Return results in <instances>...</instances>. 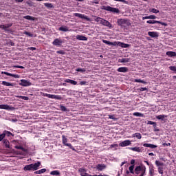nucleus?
Returning a JSON list of instances; mask_svg holds the SVG:
<instances>
[{"label": "nucleus", "mask_w": 176, "mask_h": 176, "mask_svg": "<svg viewBox=\"0 0 176 176\" xmlns=\"http://www.w3.org/2000/svg\"><path fill=\"white\" fill-rule=\"evenodd\" d=\"M116 1L117 2H122L123 3H127V1L126 0H114Z\"/></svg>", "instance_id": "obj_58"}, {"label": "nucleus", "mask_w": 176, "mask_h": 176, "mask_svg": "<svg viewBox=\"0 0 176 176\" xmlns=\"http://www.w3.org/2000/svg\"><path fill=\"white\" fill-rule=\"evenodd\" d=\"M131 150L133 152H141V148H140V147H132L131 148Z\"/></svg>", "instance_id": "obj_41"}, {"label": "nucleus", "mask_w": 176, "mask_h": 176, "mask_svg": "<svg viewBox=\"0 0 176 176\" xmlns=\"http://www.w3.org/2000/svg\"><path fill=\"white\" fill-rule=\"evenodd\" d=\"M155 163L157 167H163V166H164V164L163 162L158 160H156Z\"/></svg>", "instance_id": "obj_34"}, {"label": "nucleus", "mask_w": 176, "mask_h": 176, "mask_svg": "<svg viewBox=\"0 0 176 176\" xmlns=\"http://www.w3.org/2000/svg\"><path fill=\"white\" fill-rule=\"evenodd\" d=\"M105 168H107L105 164H98L96 165V170H98V171H102L105 170Z\"/></svg>", "instance_id": "obj_10"}, {"label": "nucleus", "mask_w": 176, "mask_h": 176, "mask_svg": "<svg viewBox=\"0 0 176 176\" xmlns=\"http://www.w3.org/2000/svg\"><path fill=\"white\" fill-rule=\"evenodd\" d=\"M19 85L20 86H23L24 87H27L28 86H31L32 83L27 80L22 79L21 80V82L19 83Z\"/></svg>", "instance_id": "obj_8"}, {"label": "nucleus", "mask_w": 176, "mask_h": 176, "mask_svg": "<svg viewBox=\"0 0 176 176\" xmlns=\"http://www.w3.org/2000/svg\"><path fill=\"white\" fill-rule=\"evenodd\" d=\"M0 109H6L7 111L10 110V106L8 104H0Z\"/></svg>", "instance_id": "obj_26"}, {"label": "nucleus", "mask_w": 176, "mask_h": 176, "mask_svg": "<svg viewBox=\"0 0 176 176\" xmlns=\"http://www.w3.org/2000/svg\"><path fill=\"white\" fill-rule=\"evenodd\" d=\"M129 171L131 174H134V165H132L129 167Z\"/></svg>", "instance_id": "obj_51"}, {"label": "nucleus", "mask_w": 176, "mask_h": 176, "mask_svg": "<svg viewBox=\"0 0 176 176\" xmlns=\"http://www.w3.org/2000/svg\"><path fill=\"white\" fill-rule=\"evenodd\" d=\"M134 82H136L137 83H143V85H147L148 82L144 80L141 79H135Z\"/></svg>", "instance_id": "obj_32"}, {"label": "nucleus", "mask_w": 176, "mask_h": 176, "mask_svg": "<svg viewBox=\"0 0 176 176\" xmlns=\"http://www.w3.org/2000/svg\"><path fill=\"white\" fill-rule=\"evenodd\" d=\"M112 13H120V10L118 8H112L111 7V11Z\"/></svg>", "instance_id": "obj_45"}, {"label": "nucleus", "mask_w": 176, "mask_h": 176, "mask_svg": "<svg viewBox=\"0 0 176 176\" xmlns=\"http://www.w3.org/2000/svg\"><path fill=\"white\" fill-rule=\"evenodd\" d=\"M102 25H104V27H108V28H112V24L109 23V21L105 20L103 19V21H102Z\"/></svg>", "instance_id": "obj_13"}, {"label": "nucleus", "mask_w": 176, "mask_h": 176, "mask_svg": "<svg viewBox=\"0 0 176 176\" xmlns=\"http://www.w3.org/2000/svg\"><path fill=\"white\" fill-rule=\"evenodd\" d=\"M139 90L140 91H146V90H148V88H146V87H141V88L139 89Z\"/></svg>", "instance_id": "obj_54"}, {"label": "nucleus", "mask_w": 176, "mask_h": 176, "mask_svg": "<svg viewBox=\"0 0 176 176\" xmlns=\"http://www.w3.org/2000/svg\"><path fill=\"white\" fill-rule=\"evenodd\" d=\"M45 97H48V98H52L53 100H61V96L60 95H52L49 94H45Z\"/></svg>", "instance_id": "obj_7"}, {"label": "nucleus", "mask_w": 176, "mask_h": 176, "mask_svg": "<svg viewBox=\"0 0 176 176\" xmlns=\"http://www.w3.org/2000/svg\"><path fill=\"white\" fill-rule=\"evenodd\" d=\"M50 175H60V171H58V170L51 171Z\"/></svg>", "instance_id": "obj_40"}, {"label": "nucleus", "mask_w": 176, "mask_h": 176, "mask_svg": "<svg viewBox=\"0 0 176 176\" xmlns=\"http://www.w3.org/2000/svg\"><path fill=\"white\" fill-rule=\"evenodd\" d=\"M62 142L65 146H68L72 151H75V148L72 146V144H71V143H67L68 142V139H67L64 135H62Z\"/></svg>", "instance_id": "obj_3"}, {"label": "nucleus", "mask_w": 176, "mask_h": 176, "mask_svg": "<svg viewBox=\"0 0 176 176\" xmlns=\"http://www.w3.org/2000/svg\"><path fill=\"white\" fill-rule=\"evenodd\" d=\"M76 71L77 72H82V74H85V72H86V70L85 69H82V68H78L76 69Z\"/></svg>", "instance_id": "obj_46"}, {"label": "nucleus", "mask_w": 176, "mask_h": 176, "mask_svg": "<svg viewBox=\"0 0 176 176\" xmlns=\"http://www.w3.org/2000/svg\"><path fill=\"white\" fill-rule=\"evenodd\" d=\"M134 137H136L138 140H141L142 138V135L140 133H135L134 134Z\"/></svg>", "instance_id": "obj_43"}, {"label": "nucleus", "mask_w": 176, "mask_h": 176, "mask_svg": "<svg viewBox=\"0 0 176 176\" xmlns=\"http://www.w3.org/2000/svg\"><path fill=\"white\" fill-rule=\"evenodd\" d=\"M12 25H13V23H7L6 25H3V30H4L5 31L7 30L8 28H10V27H12Z\"/></svg>", "instance_id": "obj_35"}, {"label": "nucleus", "mask_w": 176, "mask_h": 176, "mask_svg": "<svg viewBox=\"0 0 176 176\" xmlns=\"http://www.w3.org/2000/svg\"><path fill=\"white\" fill-rule=\"evenodd\" d=\"M164 118H167V116L159 115L156 116V119H157L158 120H164Z\"/></svg>", "instance_id": "obj_36"}, {"label": "nucleus", "mask_w": 176, "mask_h": 176, "mask_svg": "<svg viewBox=\"0 0 176 176\" xmlns=\"http://www.w3.org/2000/svg\"><path fill=\"white\" fill-rule=\"evenodd\" d=\"M133 116L141 117V116H144V114L138 112H135L133 113Z\"/></svg>", "instance_id": "obj_49"}, {"label": "nucleus", "mask_w": 176, "mask_h": 176, "mask_svg": "<svg viewBox=\"0 0 176 176\" xmlns=\"http://www.w3.org/2000/svg\"><path fill=\"white\" fill-rule=\"evenodd\" d=\"M147 124H151L153 126V124H155V122L153 121H147Z\"/></svg>", "instance_id": "obj_62"}, {"label": "nucleus", "mask_w": 176, "mask_h": 176, "mask_svg": "<svg viewBox=\"0 0 176 176\" xmlns=\"http://www.w3.org/2000/svg\"><path fill=\"white\" fill-rule=\"evenodd\" d=\"M1 74L2 75H7V76H12V78H20V76H19V74H13L6 72H2Z\"/></svg>", "instance_id": "obj_12"}, {"label": "nucleus", "mask_w": 176, "mask_h": 176, "mask_svg": "<svg viewBox=\"0 0 176 176\" xmlns=\"http://www.w3.org/2000/svg\"><path fill=\"white\" fill-rule=\"evenodd\" d=\"M86 171V170L85 168H80L79 169V173H80V175L81 176H109L107 175H89L88 173H85V172Z\"/></svg>", "instance_id": "obj_5"}, {"label": "nucleus", "mask_w": 176, "mask_h": 176, "mask_svg": "<svg viewBox=\"0 0 176 176\" xmlns=\"http://www.w3.org/2000/svg\"><path fill=\"white\" fill-rule=\"evenodd\" d=\"M44 6L50 9L53 8V4H52V3H44Z\"/></svg>", "instance_id": "obj_42"}, {"label": "nucleus", "mask_w": 176, "mask_h": 176, "mask_svg": "<svg viewBox=\"0 0 176 176\" xmlns=\"http://www.w3.org/2000/svg\"><path fill=\"white\" fill-rule=\"evenodd\" d=\"M54 46H61L63 45V40L61 38H55L52 42Z\"/></svg>", "instance_id": "obj_9"}, {"label": "nucleus", "mask_w": 176, "mask_h": 176, "mask_svg": "<svg viewBox=\"0 0 176 176\" xmlns=\"http://www.w3.org/2000/svg\"><path fill=\"white\" fill-rule=\"evenodd\" d=\"M3 138H5V135L3 134H1L0 135V142L1 141L3 140Z\"/></svg>", "instance_id": "obj_59"}, {"label": "nucleus", "mask_w": 176, "mask_h": 176, "mask_svg": "<svg viewBox=\"0 0 176 176\" xmlns=\"http://www.w3.org/2000/svg\"><path fill=\"white\" fill-rule=\"evenodd\" d=\"M147 24H161V25H164V27H167V23L164 22H162L160 21H155V20H148L146 21Z\"/></svg>", "instance_id": "obj_4"}, {"label": "nucleus", "mask_w": 176, "mask_h": 176, "mask_svg": "<svg viewBox=\"0 0 176 176\" xmlns=\"http://www.w3.org/2000/svg\"><path fill=\"white\" fill-rule=\"evenodd\" d=\"M94 21H96V23H98V24H102L104 19H102L100 16H94Z\"/></svg>", "instance_id": "obj_16"}, {"label": "nucleus", "mask_w": 176, "mask_h": 176, "mask_svg": "<svg viewBox=\"0 0 176 176\" xmlns=\"http://www.w3.org/2000/svg\"><path fill=\"white\" fill-rule=\"evenodd\" d=\"M23 19H25L26 20H30L31 21H34L35 17L31 16L30 15H26L23 16Z\"/></svg>", "instance_id": "obj_33"}, {"label": "nucleus", "mask_w": 176, "mask_h": 176, "mask_svg": "<svg viewBox=\"0 0 176 176\" xmlns=\"http://www.w3.org/2000/svg\"><path fill=\"white\" fill-rule=\"evenodd\" d=\"M32 164V169L34 171H36V170H38V168H39V167L41 166V162H36L34 164Z\"/></svg>", "instance_id": "obj_14"}, {"label": "nucleus", "mask_w": 176, "mask_h": 176, "mask_svg": "<svg viewBox=\"0 0 176 176\" xmlns=\"http://www.w3.org/2000/svg\"><path fill=\"white\" fill-rule=\"evenodd\" d=\"M1 85H3V86H13V83L6 81H3Z\"/></svg>", "instance_id": "obj_38"}, {"label": "nucleus", "mask_w": 176, "mask_h": 176, "mask_svg": "<svg viewBox=\"0 0 176 176\" xmlns=\"http://www.w3.org/2000/svg\"><path fill=\"white\" fill-rule=\"evenodd\" d=\"M158 173H159L160 174L163 175V167H161V166H159V167H158Z\"/></svg>", "instance_id": "obj_52"}, {"label": "nucleus", "mask_w": 176, "mask_h": 176, "mask_svg": "<svg viewBox=\"0 0 176 176\" xmlns=\"http://www.w3.org/2000/svg\"><path fill=\"white\" fill-rule=\"evenodd\" d=\"M43 173H46V168H43L34 172V174H43Z\"/></svg>", "instance_id": "obj_37"}, {"label": "nucleus", "mask_w": 176, "mask_h": 176, "mask_svg": "<svg viewBox=\"0 0 176 176\" xmlns=\"http://www.w3.org/2000/svg\"><path fill=\"white\" fill-rule=\"evenodd\" d=\"M120 146L124 147L129 146V145H131V141L129 140H124L119 144Z\"/></svg>", "instance_id": "obj_11"}, {"label": "nucleus", "mask_w": 176, "mask_h": 176, "mask_svg": "<svg viewBox=\"0 0 176 176\" xmlns=\"http://www.w3.org/2000/svg\"><path fill=\"white\" fill-rule=\"evenodd\" d=\"M17 98H21V100H28L29 98L28 96H17Z\"/></svg>", "instance_id": "obj_47"}, {"label": "nucleus", "mask_w": 176, "mask_h": 176, "mask_svg": "<svg viewBox=\"0 0 176 176\" xmlns=\"http://www.w3.org/2000/svg\"><path fill=\"white\" fill-rule=\"evenodd\" d=\"M156 19V16L155 15H150L142 17V20H155Z\"/></svg>", "instance_id": "obj_19"}, {"label": "nucleus", "mask_w": 176, "mask_h": 176, "mask_svg": "<svg viewBox=\"0 0 176 176\" xmlns=\"http://www.w3.org/2000/svg\"><path fill=\"white\" fill-rule=\"evenodd\" d=\"M59 31H63V32H67V31H69L68 29V27L67 26H61L59 28Z\"/></svg>", "instance_id": "obj_28"}, {"label": "nucleus", "mask_w": 176, "mask_h": 176, "mask_svg": "<svg viewBox=\"0 0 176 176\" xmlns=\"http://www.w3.org/2000/svg\"><path fill=\"white\" fill-rule=\"evenodd\" d=\"M56 53L58 54H65V52L63 50L57 51Z\"/></svg>", "instance_id": "obj_57"}, {"label": "nucleus", "mask_w": 176, "mask_h": 176, "mask_svg": "<svg viewBox=\"0 0 176 176\" xmlns=\"http://www.w3.org/2000/svg\"><path fill=\"white\" fill-rule=\"evenodd\" d=\"M130 61V58H123L120 59V63H129Z\"/></svg>", "instance_id": "obj_39"}, {"label": "nucleus", "mask_w": 176, "mask_h": 176, "mask_svg": "<svg viewBox=\"0 0 176 176\" xmlns=\"http://www.w3.org/2000/svg\"><path fill=\"white\" fill-rule=\"evenodd\" d=\"M149 175H155V169H153V165H151V166L149 168Z\"/></svg>", "instance_id": "obj_29"}, {"label": "nucleus", "mask_w": 176, "mask_h": 176, "mask_svg": "<svg viewBox=\"0 0 176 176\" xmlns=\"http://www.w3.org/2000/svg\"><path fill=\"white\" fill-rule=\"evenodd\" d=\"M143 146H145L146 148H157V146L152 144H148V143H144L143 144Z\"/></svg>", "instance_id": "obj_25"}, {"label": "nucleus", "mask_w": 176, "mask_h": 176, "mask_svg": "<svg viewBox=\"0 0 176 176\" xmlns=\"http://www.w3.org/2000/svg\"><path fill=\"white\" fill-rule=\"evenodd\" d=\"M166 56H168V57H175L176 52H174L173 51H168L166 53Z\"/></svg>", "instance_id": "obj_24"}, {"label": "nucleus", "mask_w": 176, "mask_h": 176, "mask_svg": "<svg viewBox=\"0 0 176 176\" xmlns=\"http://www.w3.org/2000/svg\"><path fill=\"white\" fill-rule=\"evenodd\" d=\"M76 39H77L78 41H87V37H86V36H83V35H79V34H78V35L76 36Z\"/></svg>", "instance_id": "obj_20"}, {"label": "nucleus", "mask_w": 176, "mask_h": 176, "mask_svg": "<svg viewBox=\"0 0 176 176\" xmlns=\"http://www.w3.org/2000/svg\"><path fill=\"white\" fill-rule=\"evenodd\" d=\"M3 145H4L5 148L10 149V142L7 139L3 140Z\"/></svg>", "instance_id": "obj_15"}, {"label": "nucleus", "mask_w": 176, "mask_h": 176, "mask_svg": "<svg viewBox=\"0 0 176 176\" xmlns=\"http://www.w3.org/2000/svg\"><path fill=\"white\" fill-rule=\"evenodd\" d=\"M117 24H118V25L121 27V28H127V27H130V25H131L130 21L129 19H118Z\"/></svg>", "instance_id": "obj_2"}, {"label": "nucleus", "mask_w": 176, "mask_h": 176, "mask_svg": "<svg viewBox=\"0 0 176 176\" xmlns=\"http://www.w3.org/2000/svg\"><path fill=\"white\" fill-rule=\"evenodd\" d=\"M28 49H29V50H32V51L36 50V48L34 47H30Z\"/></svg>", "instance_id": "obj_63"}, {"label": "nucleus", "mask_w": 176, "mask_h": 176, "mask_svg": "<svg viewBox=\"0 0 176 176\" xmlns=\"http://www.w3.org/2000/svg\"><path fill=\"white\" fill-rule=\"evenodd\" d=\"M74 16L76 17H78L79 19H84V20H86L87 21H91V19L89 18L87 16L79 13H74Z\"/></svg>", "instance_id": "obj_6"}, {"label": "nucleus", "mask_w": 176, "mask_h": 176, "mask_svg": "<svg viewBox=\"0 0 176 176\" xmlns=\"http://www.w3.org/2000/svg\"><path fill=\"white\" fill-rule=\"evenodd\" d=\"M65 82V83H70L71 85H78V82L71 79H66Z\"/></svg>", "instance_id": "obj_23"}, {"label": "nucleus", "mask_w": 176, "mask_h": 176, "mask_svg": "<svg viewBox=\"0 0 176 176\" xmlns=\"http://www.w3.org/2000/svg\"><path fill=\"white\" fill-rule=\"evenodd\" d=\"M118 144H111L110 146V148H118Z\"/></svg>", "instance_id": "obj_60"}, {"label": "nucleus", "mask_w": 176, "mask_h": 176, "mask_svg": "<svg viewBox=\"0 0 176 176\" xmlns=\"http://www.w3.org/2000/svg\"><path fill=\"white\" fill-rule=\"evenodd\" d=\"M140 171H142V173H144V166H136V168H135V174H140Z\"/></svg>", "instance_id": "obj_17"}, {"label": "nucleus", "mask_w": 176, "mask_h": 176, "mask_svg": "<svg viewBox=\"0 0 176 176\" xmlns=\"http://www.w3.org/2000/svg\"><path fill=\"white\" fill-rule=\"evenodd\" d=\"M15 149H21V151H23V152H28V149L23 148L22 146H15Z\"/></svg>", "instance_id": "obj_27"}, {"label": "nucleus", "mask_w": 176, "mask_h": 176, "mask_svg": "<svg viewBox=\"0 0 176 176\" xmlns=\"http://www.w3.org/2000/svg\"><path fill=\"white\" fill-rule=\"evenodd\" d=\"M164 146H171V143H163Z\"/></svg>", "instance_id": "obj_61"}, {"label": "nucleus", "mask_w": 176, "mask_h": 176, "mask_svg": "<svg viewBox=\"0 0 176 176\" xmlns=\"http://www.w3.org/2000/svg\"><path fill=\"white\" fill-rule=\"evenodd\" d=\"M80 85L81 86H85V85H87V81H81V82H80Z\"/></svg>", "instance_id": "obj_55"}, {"label": "nucleus", "mask_w": 176, "mask_h": 176, "mask_svg": "<svg viewBox=\"0 0 176 176\" xmlns=\"http://www.w3.org/2000/svg\"><path fill=\"white\" fill-rule=\"evenodd\" d=\"M23 170H24L25 171H31V170H32V164H29V165H26V166L24 167Z\"/></svg>", "instance_id": "obj_30"}, {"label": "nucleus", "mask_w": 176, "mask_h": 176, "mask_svg": "<svg viewBox=\"0 0 176 176\" xmlns=\"http://www.w3.org/2000/svg\"><path fill=\"white\" fill-rule=\"evenodd\" d=\"M102 42L106 45H108L109 46H120V47H124L125 49L130 46V45L122 43L120 41L111 42L107 40H102Z\"/></svg>", "instance_id": "obj_1"}, {"label": "nucleus", "mask_w": 176, "mask_h": 176, "mask_svg": "<svg viewBox=\"0 0 176 176\" xmlns=\"http://www.w3.org/2000/svg\"><path fill=\"white\" fill-rule=\"evenodd\" d=\"M3 134L4 137H10V136L13 137L14 136V135H13V133H12V132H10L9 131H6V130H5L3 132Z\"/></svg>", "instance_id": "obj_21"}, {"label": "nucleus", "mask_w": 176, "mask_h": 176, "mask_svg": "<svg viewBox=\"0 0 176 176\" xmlns=\"http://www.w3.org/2000/svg\"><path fill=\"white\" fill-rule=\"evenodd\" d=\"M148 35L151 38H157L159 36V34L156 32H148Z\"/></svg>", "instance_id": "obj_18"}, {"label": "nucleus", "mask_w": 176, "mask_h": 176, "mask_svg": "<svg viewBox=\"0 0 176 176\" xmlns=\"http://www.w3.org/2000/svg\"><path fill=\"white\" fill-rule=\"evenodd\" d=\"M143 170H144V172H142L140 176L145 175V171H146V168L144 166Z\"/></svg>", "instance_id": "obj_56"}, {"label": "nucleus", "mask_w": 176, "mask_h": 176, "mask_svg": "<svg viewBox=\"0 0 176 176\" xmlns=\"http://www.w3.org/2000/svg\"><path fill=\"white\" fill-rule=\"evenodd\" d=\"M135 163V160H131V164H132V166H134Z\"/></svg>", "instance_id": "obj_64"}, {"label": "nucleus", "mask_w": 176, "mask_h": 176, "mask_svg": "<svg viewBox=\"0 0 176 176\" xmlns=\"http://www.w3.org/2000/svg\"><path fill=\"white\" fill-rule=\"evenodd\" d=\"M13 68H19L21 69H24V67L20 66V65H14V66H13Z\"/></svg>", "instance_id": "obj_53"}, {"label": "nucleus", "mask_w": 176, "mask_h": 176, "mask_svg": "<svg viewBox=\"0 0 176 176\" xmlns=\"http://www.w3.org/2000/svg\"><path fill=\"white\" fill-rule=\"evenodd\" d=\"M118 72H127L129 71V68H127L126 67H119L117 69Z\"/></svg>", "instance_id": "obj_22"}, {"label": "nucleus", "mask_w": 176, "mask_h": 176, "mask_svg": "<svg viewBox=\"0 0 176 176\" xmlns=\"http://www.w3.org/2000/svg\"><path fill=\"white\" fill-rule=\"evenodd\" d=\"M104 10H107V12H111L112 7H111V6H104Z\"/></svg>", "instance_id": "obj_48"}, {"label": "nucleus", "mask_w": 176, "mask_h": 176, "mask_svg": "<svg viewBox=\"0 0 176 176\" xmlns=\"http://www.w3.org/2000/svg\"><path fill=\"white\" fill-rule=\"evenodd\" d=\"M134 82H136L137 83H143V85H147L148 82L144 80L141 79H135Z\"/></svg>", "instance_id": "obj_31"}, {"label": "nucleus", "mask_w": 176, "mask_h": 176, "mask_svg": "<svg viewBox=\"0 0 176 176\" xmlns=\"http://www.w3.org/2000/svg\"><path fill=\"white\" fill-rule=\"evenodd\" d=\"M60 111H63V112H67V111H68L67 109V107H65V106H63V105H60Z\"/></svg>", "instance_id": "obj_50"}, {"label": "nucleus", "mask_w": 176, "mask_h": 176, "mask_svg": "<svg viewBox=\"0 0 176 176\" xmlns=\"http://www.w3.org/2000/svg\"><path fill=\"white\" fill-rule=\"evenodd\" d=\"M149 12H151V13H155V14H157V13H160V11H159L158 10L155 9V8H151L149 10Z\"/></svg>", "instance_id": "obj_44"}]
</instances>
